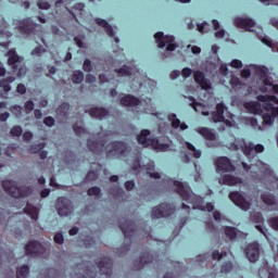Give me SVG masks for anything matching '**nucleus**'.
I'll use <instances>...</instances> for the list:
<instances>
[{"label":"nucleus","instance_id":"obj_1","mask_svg":"<svg viewBox=\"0 0 278 278\" xmlns=\"http://www.w3.org/2000/svg\"><path fill=\"white\" fill-rule=\"evenodd\" d=\"M112 131H105V132H100L98 134V137L100 138L99 140H92L88 139L87 140V147L89 150L92 151V153H98L101 154L104 151H106V155H113L114 157H123L124 155H127L131 149L126 142L123 141H114L111 142L106 148H105V142H108V136H112Z\"/></svg>","mask_w":278,"mask_h":278},{"label":"nucleus","instance_id":"obj_2","mask_svg":"<svg viewBox=\"0 0 278 278\" xmlns=\"http://www.w3.org/2000/svg\"><path fill=\"white\" fill-rule=\"evenodd\" d=\"M8 56V64L10 67H12L13 73L17 72V77H25V75H27L25 59L23 56H20L14 49L9 50Z\"/></svg>","mask_w":278,"mask_h":278},{"label":"nucleus","instance_id":"obj_3","mask_svg":"<svg viewBox=\"0 0 278 278\" xmlns=\"http://www.w3.org/2000/svg\"><path fill=\"white\" fill-rule=\"evenodd\" d=\"M2 188L7 194H10L14 199H21L24 197H29L31 194V188L29 187H18L14 180L2 181Z\"/></svg>","mask_w":278,"mask_h":278},{"label":"nucleus","instance_id":"obj_4","mask_svg":"<svg viewBox=\"0 0 278 278\" xmlns=\"http://www.w3.org/2000/svg\"><path fill=\"white\" fill-rule=\"evenodd\" d=\"M268 99H270L268 96H258V101L264 102V109L267 111L263 114V125L270 127L275 123V117L278 116V106L273 105Z\"/></svg>","mask_w":278,"mask_h":278},{"label":"nucleus","instance_id":"obj_5","mask_svg":"<svg viewBox=\"0 0 278 278\" xmlns=\"http://www.w3.org/2000/svg\"><path fill=\"white\" fill-rule=\"evenodd\" d=\"M119 228L125 236V245L122 248V251L117 252V255L121 257L123 255H127V251H129V238L136 233V224H134V222L124 219V223H119Z\"/></svg>","mask_w":278,"mask_h":278},{"label":"nucleus","instance_id":"obj_6","mask_svg":"<svg viewBox=\"0 0 278 278\" xmlns=\"http://www.w3.org/2000/svg\"><path fill=\"white\" fill-rule=\"evenodd\" d=\"M156 45L159 49H166L167 52L175 51L179 47L177 42H175V37L174 36H164V33L159 31L154 35Z\"/></svg>","mask_w":278,"mask_h":278},{"label":"nucleus","instance_id":"obj_7","mask_svg":"<svg viewBox=\"0 0 278 278\" xmlns=\"http://www.w3.org/2000/svg\"><path fill=\"white\" fill-rule=\"evenodd\" d=\"M175 214V205L168 203H161L159 206L152 208L151 217L155 218H168Z\"/></svg>","mask_w":278,"mask_h":278},{"label":"nucleus","instance_id":"obj_8","mask_svg":"<svg viewBox=\"0 0 278 278\" xmlns=\"http://www.w3.org/2000/svg\"><path fill=\"white\" fill-rule=\"evenodd\" d=\"M177 193L184 201H187V203H194V193H192V190H190V186L187 182H179V181H173Z\"/></svg>","mask_w":278,"mask_h":278},{"label":"nucleus","instance_id":"obj_9","mask_svg":"<svg viewBox=\"0 0 278 278\" xmlns=\"http://www.w3.org/2000/svg\"><path fill=\"white\" fill-rule=\"evenodd\" d=\"M55 207L59 216H68V214H73V202L68 198H59Z\"/></svg>","mask_w":278,"mask_h":278},{"label":"nucleus","instance_id":"obj_10","mask_svg":"<svg viewBox=\"0 0 278 278\" xmlns=\"http://www.w3.org/2000/svg\"><path fill=\"white\" fill-rule=\"evenodd\" d=\"M17 27L22 34L31 36V34H36V27H40V25L33 22L31 17H26L17 23Z\"/></svg>","mask_w":278,"mask_h":278},{"label":"nucleus","instance_id":"obj_11","mask_svg":"<svg viewBox=\"0 0 278 278\" xmlns=\"http://www.w3.org/2000/svg\"><path fill=\"white\" fill-rule=\"evenodd\" d=\"M229 199L230 201H232V203H235V205L243 210V212H249V210L251 208V202L247 201V199H244V195H242V193L238 191L230 192Z\"/></svg>","mask_w":278,"mask_h":278},{"label":"nucleus","instance_id":"obj_12","mask_svg":"<svg viewBox=\"0 0 278 278\" xmlns=\"http://www.w3.org/2000/svg\"><path fill=\"white\" fill-rule=\"evenodd\" d=\"M74 278H94L97 273H94V267H90V263L78 265Z\"/></svg>","mask_w":278,"mask_h":278},{"label":"nucleus","instance_id":"obj_13","mask_svg":"<svg viewBox=\"0 0 278 278\" xmlns=\"http://www.w3.org/2000/svg\"><path fill=\"white\" fill-rule=\"evenodd\" d=\"M45 251V247L38 241H30L25 247L26 255H30L31 257H38V255H43Z\"/></svg>","mask_w":278,"mask_h":278},{"label":"nucleus","instance_id":"obj_14","mask_svg":"<svg viewBox=\"0 0 278 278\" xmlns=\"http://www.w3.org/2000/svg\"><path fill=\"white\" fill-rule=\"evenodd\" d=\"M137 140L142 147H155L157 144V139L151 138V130L149 129L141 130Z\"/></svg>","mask_w":278,"mask_h":278},{"label":"nucleus","instance_id":"obj_15","mask_svg":"<svg viewBox=\"0 0 278 278\" xmlns=\"http://www.w3.org/2000/svg\"><path fill=\"white\" fill-rule=\"evenodd\" d=\"M216 168L218 173H231L236 170V167L233 166V164H231V161L227 156H222L217 159Z\"/></svg>","mask_w":278,"mask_h":278},{"label":"nucleus","instance_id":"obj_16","mask_svg":"<svg viewBox=\"0 0 278 278\" xmlns=\"http://www.w3.org/2000/svg\"><path fill=\"white\" fill-rule=\"evenodd\" d=\"M195 84L202 88V90H212V81L205 77V74L201 71H195L193 74Z\"/></svg>","mask_w":278,"mask_h":278},{"label":"nucleus","instance_id":"obj_17","mask_svg":"<svg viewBox=\"0 0 278 278\" xmlns=\"http://www.w3.org/2000/svg\"><path fill=\"white\" fill-rule=\"evenodd\" d=\"M245 255L249 262H257L260 260V243H250L245 249Z\"/></svg>","mask_w":278,"mask_h":278},{"label":"nucleus","instance_id":"obj_18","mask_svg":"<svg viewBox=\"0 0 278 278\" xmlns=\"http://www.w3.org/2000/svg\"><path fill=\"white\" fill-rule=\"evenodd\" d=\"M96 265L102 275H105L106 277L112 276V260L103 257L100 258V261L96 263Z\"/></svg>","mask_w":278,"mask_h":278},{"label":"nucleus","instance_id":"obj_19","mask_svg":"<svg viewBox=\"0 0 278 278\" xmlns=\"http://www.w3.org/2000/svg\"><path fill=\"white\" fill-rule=\"evenodd\" d=\"M14 81H16V77L14 76H9L7 79L0 81V97H2V99H8V92L12 90L10 84H14Z\"/></svg>","mask_w":278,"mask_h":278},{"label":"nucleus","instance_id":"obj_20","mask_svg":"<svg viewBox=\"0 0 278 278\" xmlns=\"http://www.w3.org/2000/svg\"><path fill=\"white\" fill-rule=\"evenodd\" d=\"M261 200L265 205H268L273 212H278V200L277 197L273 193H263Z\"/></svg>","mask_w":278,"mask_h":278},{"label":"nucleus","instance_id":"obj_21","mask_svg":"<svg viewBox=\"0 0 278 278\" xmlns=\"http://www.w3.org/2000/svg\"><path fill=\"white\" fill-rule=\"evenodd\" d=\"M235 25L240 27L241 29H245V31H253V27H255V22L249 17H237L235 20Z\"/></svg>","mask_w":278,"mask_h":278},{"label":"nucleus","instance_id":"obj_22","mask_svg":"<svg viewBox=\"0 0 278 278\" xmlns=\"http://www.w3.org/2000/svg\"><path fill=\"white\" fill-rule=\"evenodd\" d=\"M151 262H153V255H151L149 252H146L139 260L134 262V268L135 270H142L144 265L151 264Z\"/></svg>","mask_w":278,"mask_h":278},{"label":"nucleus","instance_id":"obj_23","mask_svg":"<svg viewBox=\"0 0 278 278\" xmlns=\"http://www.w3.org/2000/svg\"><path fill=\"white\" fill-rule=\"evenodd\" d=\"M96 23L100 27H103L104 31L108 34V36H110V38H114L116 43L121 42L118 37L114 36V28L112 27V25H110V23H108V21L101 20V18H96Z\"/></svg>","mask_w":278,"mask_h":278},{"label":"nucleus","instance_id":"obj_24","mask_svg":"<svg viewBox=\"0 0 278 278\" xmlns=\"http://www.w3.org/2000/svg\"><path fill=\"white\" fill-rule=\"evenodd\" d=\"M86 112H88L92 118H98V121H103V118L110 114V111L104 108H92L89 111L86 110Z\"/></svg>","mask_w":278,"mask_h":278},{"label":"nucleus","instance_id":"obj_25","mask_svg":"<svg viewBox=\"0 0 278 278\" xmlns=\"http://www.w3.org/2000/svg\"><path fill=\"white\" fill-rule=\"evenodd\" d=\"M261 92H269L273 94H278V85H274L270 79L266 78L263 80V85L260 88Z\"/></svg>","mask_w":278,"mask_h":278},{"label":"nucleus","instance_id":"obj_26","mask_svg":"<svg viewBox=\"0 0 278 278\" xmlns=\"http://www.w3.org/2000/svg\"><path fill=\"white\" fill-rule=\"evenodd\" d=\"M214 123H223L225 121V104L216 105V111L212 114Z\"/></svg>","mask_w":278,"mask_h":278},{"label":"nucleus","instance_id":"obj_27","mask_svg":"<svg viewBox=\"0 0 278 278\" xmlns=\"http://www.w3.org/2000/svg\"><path fill=\"white\" fill-rule=\"evenodd\" d=\"M168 121L169 123H172V127L173 129H181V131H186V129H188V126L186 125V123H181V121L179 118H177V114H169L168 115Z\"/></svg>","mask_w":278,"mask_h":278},{"label":"nucleus","instance_id":"obj_28","mask_svg":"<svg viewBox=\"0 0 278 278\" xmlns=\"http://www.w3.org/2000/svg\"><path fill=\"white\" fill-rule=\"evenodd\" d=\"M121 103L126 108H136V105H140V99L131 94H127L121 99Z\"/></svg>","mask_w":278,"mask_h":278},{"label":"nucleus","instance_id":"obj_29","mask_svg":"<svg viewBox=\"0 0 278 278\" xmlns=\"http://www.w3.org/2000/svg\"><path fill=\"white\" fill-rule=\"evenodd\" d=\"M68 110H71V104L63 102L56 109V116L60 121H66L68 118Z\"/></svg>","mask_w":278,"mask_h":278},{"label":"nucleus","instance_id":"obj_30","mask_svg":"<svg viewBox=\"0 0 278 278\" xmlns=\"http://www.w3.org/2000/svg\"><path fill=\"white\" fill-rule=\"evenodd\" d=\"M198 134L204 139V140H210L211 142H214L216 140V132L210 128H199Z\"/></svg>","mask_w":278,"mask_h":278},{"label":"nucleus","instance_id":"obj_31","mask_svg":"<svg viewBox=\"0 0 278 278\" xmlns=\"http://www.w3.org/2000/svg\"><path fill=\"white\" fill-rule=\"evenodd\" d=\"M219 184H223L224 186H238V184H241V181L238 177L224 175V177L219 180Z\"/></svg>","mask_w":278,"mask_h":278},{"label":"nucleus","instance_id":"obj_32","mask_svg":"<svg viewBox=\"0 0 278 278\" xmlns=\"http://www.w3.org/2000/svg\"><path fill=\"white\" fill-rule=\"evenodd\" d=\"M38 278H64L62 271L55 269H47L38 275Z\"/></svg>","mask_w":278,"mask_h":278},{"label":"nucleus","instance_id":"obj_33","mask_svg":"<svg viewBox=\"0 0 278 278\" xmlns=\"http://www.w3.org/2000/svg\"><path fill=\"white\" fill-rule=\"evenodd\" d=\"M115 73L117 74L118 77H130L131 75V67L124 65L121 68H116Z\"/></svg>","mask_w":278,"mask_h":278},{"label":"nucleus","instance_id":"obj_34","mask_svg":"<svg viewBox=\"0 0 278 278\" xmlns=\"http://www.w3.org/2000/svg\"><path fill=\"white\" fill-rule=\"evenodd\" d=\"M73 129L76 136H86V128L84 127V122H77L73 125Z\"/></svg>","mask_w":278,"mask_h":278},{"label":"nucleus","instance_id":"obj_35","mask_svg":"<svg viewBox=\"0 0 278 278\" xmlns=\"http://www.w3.org/2000/svg\"><path fill=\"white\" fill-rule=\"evenodd\" d=\"M258 275L261 278H278V275L275 271H270L266 268H261Z\"/></svg>","mask_w":278,"mask_h":278},{"label":"nucleus","instance_id":"obj_36","mask_svg":"<svg viewBox=\"0 0 278 278\" xmlns=\"http://www.w3.org/2000/svg\"><path fill=\"white\" fill-rule=\"evenodd\" d=\"M43 53H47V48H45L42 46H38L31 50L30 55H33L35 58H42Z\"/></svg>","mask_w":278,"mask_h":278},{"label":"nucleus","instance_id":"obj_37","mask_svg":"<svg viewBox=\"0 0 278 278\" xmlns=\"http://www.w3.org/2000/svg\"><path fill=\"white\" fill-rule=\"evenodd\" d=\"M250 220H252V223H255L256 225H260L264 223V216H262V213L255 212L250 215Z\"/></svg>","mask_w":278,"mask_h":278},{"label":"nucleus","instance_id":"obj_38","mask_svg":"<svg viewBox=\"0 0 278 278\" xmlns=\"http://www.w3.org/2000/svg\"><path fill=\"white\" fill-rule=\"evenodd\" d=\"M16 275V278H27V275H29V267L24 265L17 268Z\"/></svg>","mask_w":278,"mask_h":278},{"label":"nucleus","instance_id":"obj_39","mask_svg":"<svg viewBox=\"0 0 278 278\" xmlns=\"http://www.w3.org/2000/svg\"><path fill=\"white\" fill-rule=\"evenodd\" d=\"M72 81L73 84H81V81H84V72L74 71Z\"/></svg>","mask_w":278,"mask_h":278},{"label":"nucleus","instance_id":"obj_40","mask_svg":"<svg viewBox=\"0 0 278 278\" xmlns=\"http://www.w3.org/2000/svg\"><path fill=\"white\" fill-rule=\"evenodd\" d=\"M225 235L229 238V240H233L236 239V236H238V229L233 227H226Z\"/></svg>","mask_w":278,"mask_h":278},{"label":"nucleus","instance_id":"obj_41","mask_svg":"<svg viewBox=\"0 0 278 278\" xmlns=\"http://www.w3.org/2000/svg\"><path fill=\"white\" fill-rule=\"evenodd\" d=\"M25 212L29 214L33 220H38V213H36V208L29 204L26 205Z\"/></svg>","mask_w":278,"mask_h":278},{"label":"nucleus","instance_id":"obj_42","mask_svg":"<svg viewBox=\"0 0 278 278\" xmlns=\"http://www.w3.org/2000/svg\"><path fill=\"white\" fill-rule=\"evenodd\" d=\"M186 147H187V149H188L189 151H191V153H192L193 157H195V160H199V157H201V150H197V148H194V147L192 146V143L187 142V143H186Z\"/></svg>","mask_w":278,"mask_h":278},{"label":"nucleus","instance_id":"obj_43","mask_svg":"<svg viewBox=\"0 0 278 278\" xmlns=\"http://www.w3.org/2000/svg\"><path fill=\"white\" fill-rule=\"evenodd\" d=\"M10 110L16 118H21L23 116V108L21 105H13Z\"/></svg>","mask_w":278,"mask_h":278},{"label":"nucleus","instance_id":"obj_44","mask_svg":"<svg viewBox=\"0 0 278 278\" xmlns=\"http://www.w3.org/2000/svg\"><path fill=\"white\" fill-rule=\"evenodd\" d=\"M230 85L235 90H239V88H242V81H240V78L236 76L231 77Z\"/></svg>","mask_w":278,"mask_h":278},{"label":"nucleus","instance_id":"obj_45","mask_svg":"<svg viewBox=\"0 0 278 278\" xmlns=\"http://www.w3.org/2000/svg\"><path fill=\"white\" fill-rule=\"evenodd\" d=\"M189 101H191L190 106L193 108L195 112H201L203 104L195 102L194 97H189Z\"/></svg>","mask_w":278,"mask_h":278},{"label":"nucleus","instance_id":"obj_46","mask_svg":"<svg viewBox=\"0 0 278 278\" xmlns=\"http://www.w3.org/2000/svg\"><path fill=\"white\" fill-rule=\"evenodd\" d=\"M46 147L45 142H40L37 144H33L29 148L30 153H40L41 149H43Z\"/></svg>","mask_w":278,"mask_h":278},{"label":"nucleus","instance_id":"obj_47","mask_svg":"<svg viewBox=\"0 0 278 278\" xmlns=\"http://www.w3.org/2000/svg\"><path fill=\"white\" fill-rule=\"evenodd\" d=\"M87 194L89 197H97V198H99V197H101V188L92 187V188L88 189Z\"/></svg>","mask_w":278,"mask_h":278},{"label":"nucleus","instance_id":"obj_48","mask_svg":"<svg viewBox=\"0 0 278 278\" xmlns=\"http://www.w3.org/2000/svg\"><path fill=\"white\" fill-rule=\"evenodd\" d=\"M198 31H200V34H207V31H210V24L206 22L198 24Z\"/></svg>","mask_w":278,"mask_h":278},{"label":"nucleus","instance_id":"obj_49","mask_svg":"<svg viewBox=\"0 0 278 278\" xmlns=\"http://www.w3.org/2000/svg\"><path fill=\"white\" fill-rule=\"evenodd\" d=\"M268 225L274 229V231H278V216H274L268 219Z\"/></svg>","mask_w":278,"mask_h":278},{"label":"nucleus","instance_id":"obj_50","mask_svg":"<svg viewBox=\"0 0 278 278\" xmlns=\"http://www.w3.org/2000/svg\"><path fill=\"white\" fill-rule=\"evenodd\" d=\"M53 240L55 244H64V233L61 231L55 232Z\"/></svg>","mask_w":278,"mask_h":278},{"label":"nucleus","instance_id":"obj_51","mask_svg":"<svg viewBox=\"0 0 278 278\" xmlns=\"http://www.w3.org/2000/svg\"><path fill=\"white\" fill-rule=\"evenodd\" d=\"M83 70L85 73H92V61L86 59L83 64Z\"/></svg>","mask_w":278,"mask_h":278},{"label":"nucleus","instance_id":"obj_52","mask_svg":"<svg viewBox=\"0 0 278 278\" xmlns=\"http://www.w3.org/2000/svg\"><path fill=\"white\" fill-rule=\"evenodd\" d=\"M11 136H15L16 138H18L20 136L23 135V128L21 126H14L11 131H10Z\"/></svg>","mask_w":278,"mask_h":278},{"label":"nucleus","instance_id":"obj_53","mask_svg":"<svg viewBox=\"0 0 278 278\" xmlns=\"http://www.w3.org/2000/svg\"><path fill=\"white\" fill-rule=\"evenodd\" d=\"M37 7L39 8V10H50L51 9V4L43 0H38Z\"/></svg>","mask_w":278,"mask_h":278},{"label":"nucleus","instance_id":"obj_54","mask_svg":"<svg viewBox=\"0 0 278 278\" xmlns=\"http://www.w3.org/2000/svg\"><path fill=\"white\" fill-rule=\"evenodd\" d=\"M241 149H242L244 155H247L248 157H251V155L253 154V151H254L253 144L244 146V147L241 146Z\"/></svg>","mask_w":278,"mask_h":278},{"label":"nucleus","instance_id":"obj_55","mask_svg":"<svg viewBox=\"0 0 278 278\" xmlns=\"http://www.w3.org/2000/svg\"><path fill=\"white\" fill-rule=\"evenodd\" d=\"M232 269H233V265L231 264V262L225 263L222 266V273H231Z\"/></svg>","mask_w":278,"mask_h":278},{"label":"nucleus","instance_id":"obj_56","mask_svg":"<svg viewBox=\"0 0 278 278\" xmlns=\"http://www.w3.org/2000/svg\"><path fill=\"white\" fill-rule=\"evenodd\" d=\"M24 108H25L27 114H29V112H34V101L29 100V101L25 102Z\"/></svg>","mask_w":278,"mask_h":278},{"label":"nucleus","instance_id":"obj_57","mask_svg":"<svg viewBox=\"0 0 278 278\" xmlns=\"http://www.w3.org/2000/svg\"><path fill=\"white\" fill-rule=\"evenodd\" d=\"M43 123L47 127H53V125H55V119L52 116H48L43 119Z\"/></svg>","mask_w":278,"mask_h":278},{"label":"nucleus","instance_id":"obj_58","mask_svg":"<svg viewBox=\"0 0 278 278\" xmlns=\"http://www.w3.org/2000/svg\"><path fill=\"white\" fill-rule=\"evenodd\" d=\"M181 75L185 79H188V77H190V75H192V68H189V67H185L182 71H181Z\"/></svg>","mask_w":278,"mask_h":278},{"label":"nucleus","instance_id":"obj_59","mask_svg":"<svg viewBox=\"0 0 278 278\" xmlns=\"http://www.w3.org/2000/svg\"><path fill=\"white\" fill-rule=\"evenodd\" d=\"M16 92H18V94H25V92H27V88L23 84H18L16 87Z\"/></svg>","mask_w":278,"mask_h":278},{"label":"nucleus","instance_id":"obj_60","mask_svg":"<svg viewBox=\"0 0 278 278\" xmlns=\"http://www.w3.org/2000/svg\"><path fill=\"white\" fill-rule=\"evenodd\" d=\"M97 179V172H89L86 176L87 181H94Z\"/></svg>","mask_w":278,"mask_h":278},{"label":"nucleus","instance_id":"obj_61","mask_svg":"<svg viewBox=\"0 0 278 278\" xmlns=\"http://www.w3.org/2000/svg\"><path fill=\"white\" fill-rule=\"evenodd\" d=\"M125 188L128 191L134 190V188H136V184L134 182V180H128L125 182Z\"/></svg>","mask_w":278,"mask_h":278},{"label":"nucleus","instance_id":"obj_62","mask_svg":"<svg viewBox=\"0 0 278 278\" xmlns=\"http://www.w3.org/2000/svg\"><path fill=\"white\" fill-rule=\"evenodd\" d=\"M94 244V239L91 237H87V239L85 240V247L87 249H90V247H93Z\"/></svg>","mask_w":278,"mask_h":278},{"label":"nucleus","instance_id":"obj_63","mask_svg":"<svg viewBox=\"0 0 278 278\" xmlns=\"http://www.w3.org/2000/svg\"><path fill=\"white\" fill-rule=\"evenodd\" d=\"M230 66H232V68H242V61L233 60L231 61Z\"/></svg>","mask_w":278,"mask_h":278},{"label":"nucleus","instance_id":"obj_64","mask_svg":"<svg viewBox=\"0 0 278 278\" xmlns=\"http://www.w3.org/2000/svg\"><path fill=\"white\" fill-rule=\"evenodd\" d=\"M51 31L54 36H62V30H60V27L52 25L51 26Z\"/></svg>","mask_w":278,"mask_h":278}]
</instances>
